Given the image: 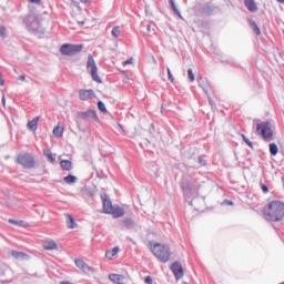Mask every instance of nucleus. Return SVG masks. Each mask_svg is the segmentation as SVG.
I'll return each instance as SVG.
<instances>
[{
    "mask_svg": "<svg viewBox=\"0 0 284 284\" xmlns=\"http://www.w3.org/2000/svg\"><path fill=\"white\" fill-rule=\"evenodd\" d=\"M152 254L155 255V257L161 261V263H168L170 261V246L161 243H155L153 247H151Z\"/></svg>",
    "mask_w": 284,
    "mask_h": 284,
    "instance_id": "7ed1b4c3",
    "label": "nucleus"
},
{
    "mask_svg": "<svg viewBox=\"0 0 284 284\" xmlns=\"http://www.w3.org/2000/svg\"><path fill=\"white\" fill-rule=\"evenodd\" d=\"M187 77L191 83H194V81H196V77L194 75V71H192V69L187 70Z\"/></svg>",
    "mask_w": 284,
    "mask_h": 284,
    "instance_id": "c756f323",
    "label": "nucleus"
},
{
    "mask_svg": "<svg viewBox=\"0 0 284 284\" xmlns=\"http://www.w3.org/2000/svg\"><path fill=\"white\" fill-rule=\"evenodd\" d=\"M29 3H33L34 6H41V0H28Z\"/></svg>",
    "mask_w": 284,
    "mask_h": 284,
    "instance_id": "4c0bfd02",
    "label": "nucleus"
},
{
    "mask_svg": "<svg viewBox=\"0 0 284 284\" xmlns=\"http://www.w3.org/2000/svg\"><path fill=\"white\" fill-rule=\"evenodd\" d=\"M43 154H44V156H47V159L50 163H54V161H57V159L54 158V155L52 154V152L50 150L44 149Z\"/></svg>",
    "mask_w": 284,
    "mask_h": 284,
    "instance_id": "b1692460",
    "label": "nucleus"
},
{
    "mask_svg": "<svg viewBox=\"0 0 284 284\" xmlns=\"http://www.w3.org/2000/svg\"><path fill=\"white\" fill-rule=\"evenodd\" d=\"M256 130L261 134V136H263L264 141H272V136H274V134L272 133V128L270 126V123H257Z\"/></svg>",
    "mask_w": 284,
    "mask_h": 284,
    "instance_id": "423d86ee",
    "label": "nucleus"
},
{
    "mask_svg": "<svg viewBox=\"0 0 284 284\" xmlns=\"http://www.w3.org/2000/svg\"><path fill=\"white\" fill-rule=\"evenodd\" d=\"M124 227H126V230H133L134 227V220L130 219V217H125L123 221H122Z\"/></svg>",
    "mask_w": 284,
    "mask_h": 284,
    "instance_id": "412c9836",
    "label": "nucleus"
},
{
    "mask_svg": "<svg viewBox=\"0 0 284 284\" xmlns=\"http://www.w3.org/2000/svg\"><path fill=\"white\" fill-rule=\"evenodd\" d=\"M134 63V58H130L129 60L123 62V65H132Z\"/></svg>",
    "mask_w": 284,
    "mask_h": 284,
    "instance_id": "e433bc0d",
    "label": "nucleus"
},
{
    "mask_svg": "<svg viewBox=\"0 0 284 284\" xmlns=\"http://www.w3.org/2000/svg\"><path fill=\"white\" fill-rule=\"evenodd\" d=\"M82 3H88L90 0H80Z\"/></svg>",
    "mask_w": 284,
    "mask_h": 284,
    "instance_id": "09e8293b",
    "label": "nucleus"
},
{
    "mask_svg": "<svg viewBox=\"0 0 284 284\" xmlns=\"http://www.w3.org/2000/svg\"><path fill=\"white\" fill-rule=\"evenodd\" d=\"M225 203L227 204V205H234V202H232V201H225Z\"/></svg>",
    "mask_w": 284,
    "mask_h": 284,
    "instance_id": "c03bdc74",
    "label": "nucleus"
},
{
    "mask_svg": "<svg viewBox=\"0 0 284 284\" xmlns=\"http://www.w3.org/2000/svg\"><path fill=\"white\" fill-rule=\"evenodd\" d=\"M119 246H115L114 248H112L111 251H106L105 253V257L106 258H114V256H116L119 254Z\"/></svg>",
    "mask_w": 284,
    "mask_h": 284,
    "instance_id": "4be33fe9",
    "label": "nucleus"
},
{
    "mask_svg": "<svg viewBox=\"0 0 284 284\" xmlns=\"http://www.w3.org/2000/svg\"><path fill=\"white\" fill-rule=\"evenodd\" d=\"M248 23L253 28V32H255L257 37L261 36V28H258V24H256V21L250 19Z\"/></svg>",
    "mask_w": 284,
    "mask_h": 284,
    "instance_id": "5701e85b",
    "label": "nucleus"
},
{
    "mask_svg": "<svg viewBox=\"0 0 284 284\" xmlns=\"http://www.w3.org/2000/svg\"><path fill=\"white\" fill-rule=\"evenodd\" d=\"M111 34L115 39H119V37H121V27H113Z\"/></svg>",
    "mask_w": 284,
    "mask_h": 284,
    "instance_id": "bb28decb",
    "label": "nucleus"
},
{
    "mask_svg": "<svg viewBox=\"0 0 284 284\" xmlns=\"http://www.w3.org/2000/svg\"><path fill=\"white\" fill-rule=\"evenodd\" d=\"M11 256H13V258H17V261H23V258L28 257L26 253L18 251H11Z\"/></svg>",
    "mask_w": 284,
    "mask_h": 284,
    "instance_id": "6ab92c4d",
    "label": "nucleus"
},
{
    "mask_svg": "<svg viewBox=\"0 0 284 284\" xmlns=\"http://www.w3.org/2000/svg\"><path fill=\"white\" fill-rule=\"evenodd\" d=\"M268 148L272 156H276L278 154V145H276V143H271Z\"/></svg>",
    "mask_w": 284,
    "mask_h": 284,
    "instance_id": "393cba45",
    "label": "nucleus"
},
{
    "mask_svg": "<svg viewBox=\"0 0 284 284\" xmlns=\"http://www.w3.org/2000/svg\"><path fill=\"white\" fill-rule=\"evenodd\" d=\"M0 85L1 87L6 85V81H3L1 72H0Z\"/></svg>",
    "mask_w": 284,
    "mask_h": 284,
    "instance_id": "ea45409f",
    "label": "nucleus"
},
{
    "mask_svg": "<svg viewBox=\"0 0 284 284\" xmlns=\"http://www.w3.org/2000/svg\"><path fill=\"white\" fill-rule=\"evenodd\" d=\"M2 105H6V95H2Z\"/></svg>",
    "mask_w": 284,
    "mask_h": 284,
    "instance_id": "a18cd8bd",
    "label": "nucleus"
},
{
    "mask_svg": "<svg viewBox=\"0 0 284 284\" xmlns=\"http://www.w3.org/2000/svg\"><path fill=\"white\" fill-rule=\"evenodd\" d=\"M182 284H187V282H182Z\"/></svg>",
    "mask_w": 284,
    "mask_h": 284,
    "instance_id": "864d4df0",
    "label": "nucleus"
},
{
    "mask_svg": "<svg viewBox=\"0 0 284 284\" xmlns=\"http://www.w3.org/2000/svg\"><path fill=\"white\" fill-rule=\"evenodd\" d=\"M264 219L276 223L283 221L284 217V203L281 201L271 202L263 211Z\"/></svg>",
    "mask_w": 284,
    "mask_h": 284,
    "instance_id": "f257e3e1",
    "label": "nucleus"
},
{
    "mask_svg": "<svg viewBox=\"0 0 284 284\" xmlns=\"http://www.w3.org/2000/svg\"><path fill=\"white\" fill-rule=\"evenodd\" d=\"M109 214H112L113 219H121V216L125 215V210L119 205H114L112 212Z\"/></svg>",
    "mask_w": 284,
    "mask_h": 284,
    "instance_id": "ddd939ff",
    "label": "nucleus"
},
{
    "mask_svg": "<svg viewBox=\"0 0 284 284\" xmlns=\"http://www.w3.org/2000/svg\"><path fill=\"white\" fill-rule=\"evenodd\" d=\"M43 248L48 251L59 250V245L57 242H54V240H45L43 243Z\"/></svg>",
    "mask_w": 284,
    "mask_h": 284,
    "instance_id": "dca6fc26",
    "label": "nucleus"
},
{
    "mask_svg": "<svg viewBox=\"0 0 284 284\" xmlns=\"http://www.w3.org/2000/svg\"><path fill=\"white\" fill-rule=\"evenodd\" d=\"M60 165L62 170H65L67 172H70V170H72V162L70 160H62L60 162Z\"/></svg>",
    "mask_w": 284,
    "mask_h": 284,
    "instance_id": "aec40b11",
    "label": "nucleus"
},
{
    "mask_svg": "<svg viewBox=\"0 0 284 284\" xmlns=\"http://www.w3.org/2000/svg\"><path fill=\"white\" fill-rule=\"evenodd\" d=\"M152 61H153L154 65H156V64H158V62H156V58L152 57Z\"/></svg>",
    "mask_w": 284,
    "mask_h": 284,
    "instance_id": "49530a36",
    "label": "nucleus"
},
{
    "mask_svg": "<svg viewBox=\"0 0 284 284\" xmlns=\"http://www.w3.org/2000/svg\"><path fill=\"white\" fill-rule=\"evenodd\" d=\"M201 185L196 180H190L182 185L184 197L189 201L190 205H194V200L199 196V190Z\"/></svg>",
    "mask_w": 284,
    "mask_h": 284,
    "instance_id": "f03ea898",
    "label": "nucleus"
},
{
    "mask_svg": "<svg viewBox=\"0 0 284 284\" xmlns=\"http://www.w3.org/2000/svg\"><path fill=\"white\" fill-rule=\"evenodd\" d=\"M74 263H75L77 267L79 270H81V272H83L84 274L94 273V268H92V266H89L88 263H85V261H83L81 258H75Z\"/></svg>",
    "mask_w": 284,
    "mask_h": 284,
    "instance_id": "6e6552de",
    "label": "nucleus"
},
{
    "mask_svg": "<svg viewBox=\"0 0 284 284\" xmlns=\"http://www.w3.org/2000/svg\"><path fill=\"white\" fill-rule=\"evenodd\" d=\"M83 50V44H63L60 49L61 54L65 57H74Z\"/></svg>",
    "mask_w": 284,
    "mask_h": 284,
    "instance_id": "39448f33",
    "label": "nucleus"
},
{
    "mask_svg": "<svg viewBox=\"0 0 284 284\" xmlns=\"http://www.w3.org/2000/svg\"><path fill=\"white\" fill-rule=\"evenodd\" d=\"M102 203H103L104 214H110L112 212V210L114 209V205H112V201H110V197H108L106 194L102 195Z\"/></svg>",
    "mask_w": 284,
    "mask_h": 284,
    "instance_id": "9b49d317",
    "label": "nucleus"
},
{
    "mask_svg": "<svg viewBox=\"0 0 284 284\" xmlns=\"http://www.w3.org/2000/svg\"><path fill=\"white\" fill-rule=\"evenodd\" d=\"M40 119H41V116H36L33 120H31L27 124L28 130H31V132H37V123H39Z\"/></svg>",
    "mask_w": 284,
    "mask_h": 284,
    "instance_id": "a211bd4d",
    "label": "nucleus"
},
{
    "mask_svg": "<svg viewBox=\"0 0 284 284\" xmlns=\"http://www.w3.org/2000/svg\"><path fill=\"white\" fill-rule=\"evenodd\" d=\"M63 132H65V125H63V123H58L53 129V136H55V139H61V136H63Z\"/></svg>",
    "mask_w": 284,
    "mask_h": 284,
    "instance_id": "2eb2a0df",
    "label": "nucleus"
},
{
    "mask_svg": "<svg viewBox=\"0 0 284 284\" xmlns=\"http://www.w3.org/2000/svg\"><path fill=\"white\" fill-rule=\"evenodd\" d=\"M244 4L246 6L247 10H250V12H256L258 10V7L254 0H245Z\"/></svg>",
    "mask_w": 284,
    "mask_h": 284,
    "instance_id": "f3484780",
    "label": "nucleus"
},
{
    "mask_svg": "<svg viewBox=\"0 0 284 284\" xmlns=\"http://www.w3.org/2000/svg\"><path fill=\"white\" fill-rule=\"evenodd\" d=\"M110 281H112V283H118V284H125L128 283V277H125L124 275L121 274H111L109 275Z\"/></svg>",
    "mask_w": 284,
    "mask_h": 284,
    "instance_id": "f8f14e48",
    "label": "nucleus"
},
{
    "mask_svg": "<svg viewBox=\"0 0 284 284\" xmlns=\"http://www.w3.org/2000/svg\"><path fill=\"white\" fill-rule=\"evenodd\" d=\"M242 139L246 143V145H248V148H253L252 141H250V139H247V136H245V134H242Z\"/></svg>",
    "mask_w": 284,
    "mask_h": 284,
    "instance_id": "473e14b6",
    "label": "nucleus"
},
{
    "mask_svg": "<svg viewBox=\"0 0 284 284\" xmlns=\"http://www.w3.org/2000/svg\"><path fill=\"white\" fill-rule=\"evenodd\" d=\"M98 108H99L100 112H102L103 114H108V109H105V103H103L102 101H99Z\"/></svg>",
    "mask_w": 284,
    "mask_h": 284,
    "instance_id": "cd10ccee",
    "label": "nucleus"
},
{
    "mask_svg": "<svg viewBox=\"0 0 284 284\" xmlns=\"http://www.w3.org/2000/svg\"><path fill=\"white\" fill-rule=\"evenodd\" d=\"M168 78L171 81V83H174V75H172V71L170 70V68H168Z\"/></svg>",
    "mask_w": 284,
    "mask_h": 284,
    "instance_id": "f704fd0d",
    "label": "nucleus"
},
{
    "mask_svg": "<svg viewBox=\"0 0 284 284\" xmlns=\"http://www.w3.org/2000/svg\"><path fill=\"white\" fill-rule=\"evenodd\" d=\"M146 30H148V32H152V26L148 24Z\"/></svg>",
    "mask_w": 284,
    "mask_h": 284,
    "instance_id": "79ce46f5",
    "label": "nucleus"
},
{
    "mask_svg": "<svg viewBox=\"0 0 284 284\" xmlns=\"http://www.w3.org/2000/svg\"><path fill=\"white\" fill-rule=\"evenodd\" d=\"M144 283H146V284H153V283H154V280L152 278V276H145V277H144Z\"/></svg>",
    "mask_w": 284,
    "mask_h": 284,
    "instance_id": "c9c22d12",
    "label": "nucleus"
},
{
    "mask_svg": "<svg viewBox=\"0 0 284 284\" xmlns=\"http://www.w3.org/2000/svg\"><path fill=\"white\" fill-rule=\"evenodd\" d=\"M171 271L173 272L176 281L183 278V265H181V263L174 262L171 265Z\"/></svg>",
    "mask_w": 284,
    "mask_h": 284,
    "instance_id": "1a4fd4ad",
    "label": "nucleus"
},
{
    "mask_svg": "<svg viewBox=\"0 0 284 284\" xmlns=\"http://www.w3.org/2000/svg\"><path fill=\"white\" fill-rule=\"evenodd\" d=\"M87 70L95 83H103L101 77H99V67H97V62L94 61V57H92V54L88 55Z\"/></svg>",
    "mask_w": 284,
    "mask_h": 284,
    "instance_id": "20e7f679",
    "label": "nucleus"
},
{
    "mask_svg": "<svg viewBox=\"0 0 284 284\" xmlns=\"http://www.w3.org/2000/svg\"><path fill=\"white\" fill-rule=\"evenodd\" d=\"M278 1V3H284V0H277Z\"/></svg>",
    "mask_w": 284,
    "mask_h": 284,
    "instance_id": "3c124183",
    "label": "nucleus"
},
{
    "mask_svg": "<svg viewBox=\"0 0 284 284\" xmlns=\"http://www.w3.org/2000/svg\"><path fill=\"white\" fill-rule=\"evenodd\" d=\"M80 101H89V99H94V90L92 89H81L79 90Z\"/></svg>",
    "mask_w": 284,
    "mask_h": 284,
    "instance_id": "9d476101",
    "label": "nucleus"
},
{
    "mask_svg": "<svg viewBox=\"0 0 284 284\" xmlns=\"http://www.w3.org/2000/svg\"><path fill=\"white\" fill-rule=\"evenodd\" d=\"M0 37L2 39H6V37H8V30L3 26H0Z\"/></svg>",
    "mask_w": 284,
    "mask_h": 284,
    "instance_id": "7c9ffc66",
    "label": "nucleus"
},
{
    "mask_svg": "<svg viewBox=\"0 0 284 284\" xmlns=\"http://www.w3.org/2000/svg\"><path fill=\"white\" fill-rule=\"evenodd\" d=\"M30 19H34V18H32V17H29V18H28V21H30Z\"/></svg>",
    "mask_w": 284,
    "mask_h": 284,
    "instance_id": "603ef678",
    "label": "nucleus"
},
{
    "mask_svg": "<svg viewBox=\"0 0 284 284\" xmlns=\"http://www.w3.org/2000/svg\"><path fill=\"white\" fill-rule=\"evenodd\" d=\"M67 225L70 230H74L75 223H74V217L72 215H67Z\"/></svg>",
    "mask_w": 284,
    "mask_h": 284,
    "instance_id": "a878e982",
    "label": "nucleus"
},
{
    "mask_svg": "<svg viewBox=\"0 0 284 284\" xmlns=\"http://www.w3.org/2000/svg\"><path fill=\"white\" fill-rule=\"evenodd\" d=\"M172 10L175 12V14H178V17H180V19H183V16H181V11H179V9L176 8V4H174L173 7H171Z\"/></svg>",
    "mask_w": 284,
    "mask_h": 284,
    "instance_id": "72a5a7b5",
    "label": "nucleus"
},
{
    "mask_svg": "<svg viewBox=\"0 0 284 284\" xmlns=\"http://www.w3.org/2000/svg\"><path fill=\"white\" fill-rule=\"evenodd\" d=\"M8 221L11 225H19L20 227H23V221H17L12 219H9Z\"/></svg>",
    "mask_w": 284,
    "mask_h": 284,
    "instance_id": "2f4dec72",
    "label": "nucleus"
},
{
    "mask_svg": "<svg viewBox=\"0 0 284 284\" xmlns=\"http://www.w3.org/2000/svg\"><path fill=\"white\" fill-rule=\"evenodd\" d=\"M81 119H93V121H99V115H97L95 110H88L80 114Z\"/></svg>",
    "mask_w": 284,
    "mask_h": 284,
    "instance_id": "4468645a",
    "label": "nucleus"
},
{
    "mask_svg": "<svg viewBox=\"0 0 284 284\" xmlns=\"http://www.w3.org/2000/svg\"><path fill=\"white\" fill-rule=\"evenodd\" d=\"M169 3H170V6H171V8H172L173 6H175L174 0H169Z\"/></svg>",
    "mask_w": 284,
    "mask_h": 284,
    "instance_id": "37998d69",
    "label": "nucleus"
},
{
    "mask_svg": "<svg viewBox=\"0 0 284 284\" xmlns=\"http://www.w3.org/2000/svg\"><path fill=\"white\" fill-rule=\"evenodd\" d=\"M20 81H26V75H20Z\"/></svg>",
    "mask_w": 284,
    "mask_h": 284,
    "instance_id": "de8ad7c7",
    "label": "nucleus"
},
{
    "mask_svg": "<svg viewBox=\"0 0 284 284\" xmlns=\"http://www.w3.org/2000/svg\"><path fill=\"white\" fill-rule=\"evenodd\" d=\"M262 190H263L264 194H267V192H270V189L265 184H262Z\"/></svg>",
    "mask_w": 284,
    "mask_h": 284,
    "instance_id": "58836bf2",
    "label": "nucleus"
},
{
    "mask_svg": "<svg viewBox=\"0 0 284 284\" xmlns=\"http://www.w3.org/2000/svg\"><path fill=\"white\" fill-rule=\"evenodd\" d=\"M119 128H120V130H122V131H123V125L119 124Z\"/></svg>",
    "mask_w": 284,
    "mask_h": 284,
    "instance_id": "8fccbe9b",
    "label": "nucleus"
},
{
    "mask_svg": "<svg viewBox=\"0 0 284 284\" xmlns=\"http://www.w3.org/2000/svg\"><path fill=\"white\" fill-rule=\"evenodd\" d=\"M18 163L30 170L34 168V158L30 153L20 154L18 156Z\"/></svg>",
    "mask_w": 284,
    "mask_h": 284,
    "instance_id": "0eeeda50",
    "label": "nucleus"
},
{
    "mask_svg": "<svg viewBox=\"0 0 284 284\" xmlns=\"http://www.w3.org/2000/svg\"><path fill=\"white\" fill-rule=\"evenodd\" d=\"M64 181L69 184L72 185V183H74L77 181V176L74 175H68L64 178Z\"/></svg>",
    "mask_w": 284,
    "mask_h": 284,
    "instance_id": "c85d7f7f",
    "label": "nucleus"
},
{
    "mask_svg": "<svg viewBox=\"0 0 284 284\" xmlns=\"http://www.w3.org/2000/svg\"><path fill=\"white\" fill-rule=\"evenodd\" d=\"M199 163H200V165H205V160L200 156V158H199Z\"/></svg>",
    "mask_w": 284,
    "mask_h": 284,
    "instance_id": "a19ab883",
    "label": "nucleus"
}]
</instances>
